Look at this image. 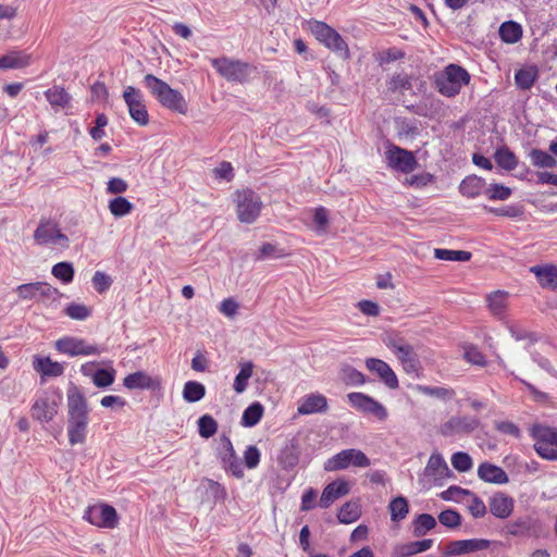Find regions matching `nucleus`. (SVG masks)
I'll return each mask as SVG.
<instances>
[{
    "label": "nucleus",
    "instance_id": "f257e3e1",
    "mask_svg": "<svg viewBox=\"0 0 557 557\" xmlns=\"http://www.w3.org/2000/svg\"><path fill=\"white\" fill-rule=\"evenodd\" d=\"M89 424V408L79 388L72 385L67 389V436L74 446L86 441Z\"/></svg>",
    "mask_w": 557,
    "mask_h": 557
},
{
    "label": "nucleus",
    "instance_id": "f03ea898",
    "mask_svg": "<svg viewBox=\"0 0 557 557\" xmlns=\"http://www.w3.org/2000/svg\"><path fill=\"white\" fill-rule=\"evenodd\" d=\"M144 84L163 108L180 114L187 113L188 103L181 91L152 74L145 75Z\"/></svg>",
    "mask_w": 557,
    "mask_h": 557
},
{
    "label": "nucleus",
    "instance_id": "7ed1b4c3",
    "mask_svg": "<svg viewBox=\"0 0 557 557\" xmlns=\"http://www.w3.org/2000/svg\"><path fill=\"white\" fill-rule=\"evenodd\" d=\"M470 74L465 67L458 64H448L434 74V86L442 96L454 98L463 86L470 83Z\"/></svg>",
    "mask_w": 557,
    "mask_h": 557
},
{
    "label": "nucleus",
    "instance_id": "20e7f679",
    "mask_svg": "<svg viewBox=\"0 0 557 557\" xmlns=\"http://www.w3.org/2000/svg\"><path fill=\"white\" fill-rule=\"evenodd\" d=\"M309 28L314 38L324 47L344 60L350 58L348 45L335 28L331 27L325 22L317 20L309 22Z\"/></svg>",
    "mask_w": 557,
    "mask_h": 557
},
{
    "label": "nucleus",
    "instance_id": "39448f33",
    "mask_svg": "<svg viewBox=\"0 0 557 557\" xmlns=\"http://www.w3.org/2000/svg\"><path fill=\"white\" fill-rule=\"evenodd\" d=\"M210 63L221 77L231 83L245 84L256 71L252 64L228 57L210 59Z\"/></svg>",
    "mask_w": 557,
    "mask_h": 557
},
{
    "label": "nucleus",
    "instance_id": "423d86ee",
    "mask_svg": "<svg viewBox=\"0 0 557 557\" xmlns=\"http://www.w3.org/2000/svg\"><path fill=\"white\" fill-rule=\"evenodd\" d=\"M530 436L534 441V450L542 459L557 460V428L536 423L530 429Z\"/></svg>",
    "mask_w": 557,
    "mask_h": 557
},
{
    "label": "nucleus",
    "instance_id": "0eeeda50",
    "mask_svg": "<svg viewBox=\"0 0 557 557\" xmlns=\"http://www.w3.org/2000/svg\"><path fill=\"white\" fill-rule=\"evenodd\" d=\"M371 465L369 457L360 449L347 448L329 458L324 463L325 471H339L349 467L367 468Z\"/></svg>",
    "mask_w": 557,
    "mask_h": 557
},
{
    "label": "nucleus",
    "instance_id": "6e6552de",
    "mask_svg": "<svg viewBox=\"0 0 557 557\" xmlns=\"http://www.w3.org/2000/svg\"><path fill=\"white\" fill-rule=\"evenodd\" d=\"M236 212L238 220L246 224L253 223L260 215L262 201L252 189H244L236 194Z\"/></svg>",
    "mask_w": 557,
    "mask_h": 557
},
{
    "label": "nucleus",
    "instance_id": "1a4fd4ad",
    "mask_svg": "<svg viewBox=\"0 0 557 557\" xmlns=\"http://www.w3.org/2000/svg\"><path fill=\"white\" fill-rule=\"evenodd\" d=\"M15 292L23 300H36L45 304L55 302L62 297L60 290L47 282L22 284L16 287Z\"/></svg>",
    "mask_w": 557,
    "mask_h": 557
},
{
    "label": "nucleus",
    "instance_id": "9d476101",
    "mask_svg": "<svg viewBox=\"0 0 557 557\" xmlns=\"http://www.w3.org/2000/svg\"><path fill=\"white\" fill-rule=\"evenodd\" d=\"M54 349L69 357L77 356H99L103 349L96 345L90 344L82 337L63 336L54 342Z\"/></svg>",
    "mask_w": 557,
    "mask_h": 557
},
{
    "label": "nucleus",
    "instance_id": "9b49d317",
    "mask_svg": "<svg viewBox=\"0 0 557 557\" xmlns=\"http://www.w3.org/2000/svg\"><path fill=\"white\" fill-rule=\"evenodd\" d=\"M480 426V420L471 416H453L441 424L440 434L444 437L455 438L473 433Z\"/></svg>",
    "mask_w": 557,
    "mask_h": 557
},
{
    "label": "nucleus",
    "instance_id": "f8f14e48",
    "mask_svg": "<svg viewBox=\"0 0 557 557\" xmlns=\"http://www.w3.org/2000/svg\"><path fill=\"white\" fill-rule=\"evenodd\" d=\"M385 159L388 168L400 173L408 174L418 168V161L412 151L393 144L387 147Z\"/></svg>",
    "mask_w": 557,
    "mask_h": 557
},
{
    "label": "nucleus",
    "instance_id": "ddd939ff",
    "mask_svg": "<svg viewBox=\"0 0 557 557\" xmlns=\"http://www.w3.org/2000/svg\"><path fill=\"white\" fill-rule=\"evenodd\" d=\"M83 518L92 525L106 529H114L119 522L115 508L108 504L88 506L84 511Z\"/></svg>",
    "mask_w": 557,
    "mask_h": 557
},
{
    "label": "nucleus",
    "instance_id": "4468645a",
    "mask_svg": "<svg viewBox=\"0 0 557 557\" xmlns=\"http://www.w3.org/2000/svg\"><path fill=\"white\" fill-rule=\"evenodd\" d=\"M123 98L133 121L140 126H146L149 123V114L141 91L133 86H127L124 89Z\"/></svg>",
    "mask_w": 557,
    "mask_h": 557
},
{
    "label": "nucleus",
    "instance_id": "2eb2a0df",
    "mask_svg": "<svg viewBox=\"0 0 557 557\" xmlns=\"http://www.w3.org/2000/svg\"><path fill=\"white\" fill-rule=\"evenodd\" d=\"M60 400V396L45 392L33 404L30 408L32 417L41 423L52 421L58 413Z\"/></svg>",
    "mask_w": 557,
    "mask_h": 557
},
{
    "label": "nucleus",
    "instance_id": "dca6fc26",
    "mask_svg": "<svg viewBox=\"0 0 557 557\" xmlns=\"http://www.w3.org/2000/svg\"><path fill=\"white\" fill-rule=\"evenodd\" d=\"M218 457L226 472H231L237 479L244 478L242 461L234 450L231 438L226 435L221 437Z\"/></svg>",
    "mask_w": 557,
    "mask_h": 557
},
{
    "label": "nucleus",
    "instance_id": "f3484780",
    "mask_svg": "<svg viewBox=\"0 0 557 557\" xmlns=\"http://www.w3.org/2000/svg\"><path fill=\"white\" fill-rule=\"evenodd\" d=\"M347 399L351 407L360 412L372 414L380 421L386 420L388 416L386 408L367 394L352 392L347 395Z\"/></svg>",
    "mask_w": 557,
    "mask_h": 557
},
{
    "label": "nucleus",
    "instance_id": "a211bd4d",
    "mask_svg": "<svg viewBox=\"0 0 557 557\" xmlns=\"http://www.w3.org/2000/svg\"><path fill=\"white\" fill-rule=\"evenodd\" d=\"M492 541L486 539H469L450 541L445 546L443 555L445 557L460 556L490 548Z\"/></svg>",
    "mask_w": 557,
    "mask_h": 557
},
{
    "label": "nucleus",
    "instance_id": "6ab92c4d",
    "mask_svg": "<svg viewBox=\"0 0 557 557\" xmlns=\"http://www.w3.org/2000/svg\"><path fill=\"white\" fill-rule=\"evenodd\" d=\"M34 238L39 245L59 244L62 247H69V237L53 224L40 223L34 233Z\"/></svg>",
    "mask_w": 557,
    "mask_h": 557
},
{
    "label": "nucleus",
    "instance_id": "aec40b11",
    "mask_svg": "<svg viewBox=\"0 0 557 557\" xmlns=\"http://www.w3.org/2000/svg\"><path fill=\"white\" fill-rule=\"evenodd\" d=\"M123 385L127 389L159 391L162 387V381L159 376H151L145 371H136L124 377Z\"/></svg>",
    "mask_w": 557,
    "mask_h": 557
},
{
    "label": "nucleus",
    "instance_id": "412c9836",
    "mask_svg": "<svg viewBox=\"0 0 557 557\" xmlns=\"http://www.w3.org/2000/svg\"><path fill=\"white\" fill-rule=\"evenodd\" d=\"M541 528L536 518L531 516L518 517L506 525V532L512 536H535Z\"/></svg>",
    "mask_w": 557,
    "mask_h": 557
},
{
    "label": "nucleus",
    "instance_id": "4be33fe9",
    "mask_svg": "<svg viewBox=\"0 0 557 557\" xmlns=\"http://www.w3.org/2000/svg\"><path fill=\"white\" fill-rule=\"evenodd\" d=\"M366 366L369 371L376 373L388 388L396 389L399 386L396 373L385 361L377 358H368Z\"/></svg>",
    "mask_w": 557,
    "mask_h": 557
},
{
    "label": "nucleus",
    "instance_id": "5701e85b",
    "mask_svg": "<svg viewBox=\"0 0 557 557\" xmlns=\"http://www.w3.org/2000/svg\"><path fill=\"white\" fill-rule=\"evenodd\" d=\"M350 491L349 484L344 479H337L329 483L322 491L319 506L329 508L335 500L346 496Z\"/></svg>",
    "mask_w": 557,
    "mask_h": 557
},
{
    "label": "nucleus",
    "instance_id": "b1692460",
    "mask_svg": "<svg viewBox=\"0 0 557 557\" xmlns=\"http://www.w3.org/2000/svg\"><path fill=\"white\" fill-rule=\"evenodd\" d=\"M488 508L494 517L507 519L513 511L515 499L503 492H497L490 497Z\"/></svg>",
    "mask_w": 557,
    "mask_h": 557
},
{
    "label": "nucleus",
    "instance_id": "393cba45",
    "mask_svg": "<svg viewBox=\"0 0 557 557\" xmlns=\"http://www.w3.org/2000/svg\"><path fill=\"white\" fill-rule=\"evenodd\" d=\"M329 409L327 398L320 393H311L304 396L297 408V412L301 416L323 413Z\"/></svg>",
    "mask_w": 557,
    "mask_h": 557
},
{
    "label": "nucleus",
    "instance_id": "a878e982",
    "mask_svg": "<svg viewBox=\"0 0 557 557\" xmlns=\"http://www.w3.org/2000/svg\"><path fill=\"white\" fill-rule=\"evenodd\" d=\"M478 476L482 481L493 484L502 485L509 482V476L502 467L487 461L479 466Z\"/></svg>",
    "mask_w": 557,
    "mask_h": 557
},
{
    "label": "nucleus",
    "instance_id": "bb28decb",
    "mask_svg": "<svg viewBox=\"0 0 557 557\" xmlns=\"http://www.w3.org/2000/svg\"><path fill=\"white\" fill-rule=\"evenodd\" d=\"M300 448L296 440L288 441L277 455V462L282 469L293 470L299 462Z\"/></svg>",
    "mask_w": 557,
    "mask_h": 557
},
{
    "label": "nucleus",
    "instance_id": "cd10ccee",
    "mask_svg": "<svg viewBox=\"0 0 557 557\" xmlns=\"http://www.w3.org/2000/svg\"><path fill=\"white\" fill-rule=\"evenodd\" d=\"M434 540L424 539L408 543H401L394 546L393 557H411L413 555L429 550L433 546Z\"/></svg>",
    "mask_w": 557,
    "mask_h": 557
},
{
    "label": "nucleus",
    "instance_id": "c85d7f7f",
    "mask_svg": "<svg viewBox=\"0 0 557 557\" xmlns=\"http://www.w3.org/2000/svg\"><path fill=\"white\" fill-rule=\"evenodd\" d=\"M530 271L535 275L539 284L543 288L557 290V265H534Z\"/></svg>",
    "mask_w": 557,
    "mask_h": 557
},
{
    "label": "nucleus",
    "instance_id": "c756f323",
    "mask_svg": "<svg viewBox=\"0 0 557 557\" xmlns=\"http://www.w3.org/2000/svg\"><path fill=\"white\" fill-rule=\"evenodd\" d=\"M44 95L54 111L67 109L72 101V96L59 85L48 88Z\"/></svg>",
    "mask_w": 557,
    "mask_h": 557
},
{
    "label": "nucleus",
    "instance_id": "7c9ffc66",
    "mask_svg": "<svg viewBox=\"0 0 557 557\" xmlns=\"http://www.w3.org/2000/svg\"><path fill=\"white\" fill-rule=\"evenodd\" d=\"M485 180L476 175L466 176L459 185L460 194L467 198H476L482 194L485 195Z\"/></svg>",
    "mask_w": 557,
    "mask_h": 557
},
{
    "label": "nucleus",
    "instance_id": "2f4dec72",
    "mask_svg": "<svg viewBox=\"0 0 557 557\" xmlns=\"http://www.w3.org/2000/svg\"><path fill=\"white\" fill-rule=\"evenodd\" d=\"M33 367L42 376L57 377L64 373L63 363L52 361L49 357H36Z\"/></svg>",
    "mask_w": 557,
    "mask_h": 557
},
{
    "label": "nucleus",
    "instance_id": "473e14b6",
    "mask_svg": "<svg viewBox=\"0 0 557 557\" xmlns=\"http://www.w3.org/2000/svg\"><path fill=\"white\" fill-rule=\"evenodd\" d=\"M529 158L533 166L553 169L557 166V159L548 151L539 148H533L529 152Z\"/></svg>",
    "mask_w": 557,
    "mask_h": 557
},
{
    "label": "nucleus",
    "instance_id": "72a5a7b5",
    "mask_svg": "<svg viewBox=\"0 0 557 557\" xmlns=\"http://www.w3.org/2000/svg\"><path fill=\"white\" fill-rule=\"evenodd\" d=\"M499 37L506 44H516L522 38V26L515 21H506L499 26Z\"/></svg>",
    "mask_w": 557,
    "mask_h": 557
},
{
    "label": "nucleus",
    "instance_id": "f704fd0d",
    "mask_svg": "<svg viewBox=\"0 0 557 557\" xmlns=\"http://www.w3.org/2000/svg\"><path fill=\"white\" fill-rule=\"evenodd\" d=\"M539 77V71L535 66L522 67L515 74V83L521 90H529Z\"/></svg>",
    "mask_w": 557,
    "mask_h": 557
},
{
    "label": "nucleus",
    "instance_id": "c9c22d12",
    "mask_svg": "<svg viewBox=\"0 0 557 557\" xmlns=\"http://www.w3.org/2000/svg\"><path fill=\"white\" fill-rule=\"evenodd\" d=\"M397 358L407 373H413L418 371L420 362L414 355L413 347L411 345L399 347Z\"/></svg>",
    "mask_w": 557,
    "mask_h": 557
},
{
    "label": "nucleus",
    "instance_id": "e433bc0d",
    "mask_svg": "<svg viewBox=\"0 0 557 557\" xmlns=\"http://www.w3.org/2000/svg\"><path fill=\"white\" fill-rule=\"evenodd\" d=\"M263 413V406L259 401H255L244 410L240 424L245 428H252L260 422Z\"/></svg>",
    "mask_w": 557,
    "mask_h": 557
},
{
    "label": "nucleus",
    "instance_id": "4c0bfd02",
    "mask_svg": "<svg viewBox=\"0 0 557 557\" xmlns=\"http://www.w3.org/2000/svg\"><path fill=\"white\" fill-rule=\"evenodd\" d=\"M494 159L497 165L506 171H512L518 165L516 154L507 146L497 148L494 153Z\"/></svg>",
    "mask_w": 557,
    "mask_h": 557
},
{
    "label": "nucleus",
    "instance_id": "58836bf2",
    "mask_svg": "<svg viewBox=\"0 0 557 557\" xmlns=\"http://www.w3.org/2000/svg\"><path fill=\"white\" fill-rule=\"evenodd\" d=\"M448 471V466L443 456L440 454H432L428 460L426 467L424 468V475L440 478Z\"/></svg>",
    "mask_w": 557,
    "mask_h": 557
},
{
    "label": "nucleus",
    "instance_id": "ea45409f",
    "mask_svg": "<svg viewBox=\"0 0 557 557\" xmlns=\"http://www.w3.org/2000/svg\"><path fill=\"white\" fill-rule=\"evenodd\" d=\"M391 520L393 522H400L409 513V504L406 497L396 496L388 504Z\"/></svg>",
    "mask_w": 557,
    "mask_h": 557
},
{
    "label": "nucleus",
    "instance_id": "a19ab883",
    "mask_svg": "<svg viewBox=\"0 0 557 557\" xmlns=\"http://www.w3.org/2000/svg\"><path fill=\"white\" fill-rule=\"evenodd\" d=\"M29 64V57L18 51H12L0 58V69H22Z\"/></svg>",
    "mask_w": 557,
    "mask_h": 557
},
{
    "label": "nucleus",
    "instance_id": "79ce46f5",
    "mask_svg": "<svg viewBox=\"0 0 557 557\" xmlns=\"http://www.w3.org/2000/svg\"><path fill=\"white\" fill-rule=\"evenodd\" d=\"M412 527L413 535L421 537L436 527V520L430 513H420L413 519Z\"/></svg>",
    "mask_w": 557,
    "mask_h": 557
},
{
    "label": "nucleus",
    "instance_id": "37998d69",
    "mask_svg": "<svg viewBox=\"0 0 557 557\" xmlns=\"http://www.w3.org/2000/svg\"><path fill=\"white\" fill-rule=\"evenodd\" d=\"M239 372L235 376L233 385L234 391L237 394H242L246 391L248 386V381L252 375L253 363L251 361L242 362L239 364Z\"/></svg>",
    "mask_w": 557,
    "mask_h": 557
},
{
    "label": "nucleus",
    "instance_id": "c03bdc74",
    "mask_svg": "<svg viewBox=\"0 0 557 557\" xmlns=\"http://www.w3.org/2000/svg\"><path fill=\"white\" fill-rule=\"evenodd\" d=\"M417 389L425 396L435 397L445 401L451 400L456 395L454 388L444 386L418 385Z\"/></svg>",
    "mask_w": 557,
    "mask_h": 557
},
{
    "label": "nucleus",
    "instance_id": "a18cd8bd",
    "mask_svg": "<svg viewBox=\"0 0 557 557\" xmlns=\"http://www.w3.org/2000/svg\"><path fill=\"white\" fill-rule=\"evenodd\" d=\"M206 395V387L197 381H187L183 388V398L187 403H197Z\"/></svg>",
    "mask_w": 557,
    "mask_h": 557
},
{
    "label": "nucleus",
    "instance_id": "49530a36",
    "mask_svg": "<svg viewBox=\"0 0 557 557\" xmlns=\"http://www.w3.org/2000/svg\"><path fill=\"white\" fill-rule=\"evenodd\" d=\"M360 515L359 504L356 502H347L339 508L337 518L341 523L349 524L357 521Z\"/></svg>",
    "mask_w": 557,
    "mask_h": 557
},
{
    "label": "nucleus",
    "instance_id": "de8ad7c7",
    "mask_svg": "<svg viewBox=\"0 0 557 557\" xmlns=\"http://www.w3.org/2000/svg\"><path fill=\"white\" fill-rule=\"evenodd\" d=\"M507 295L506 292L496 290L487 296L488 308L494 315L500 317L504 314L507 307Z\"/></svg>",
    "mask_w": 557,
    "mask_h": 557
},
{
    "label": "nucleus",
    "instance_id": "09e8293b",
    "mask_svg": "<svg viewBox=\"0 0 557 557\" xmlns=\"http://www.w3.org/2000/svg\"><path fill=\"white\" fill-rule=\"evenodd\" d=\"M134 209V205L125 197L117 196L109 201V210L115 218H122L129 214Z\"/></svg>",
    "mask_w": 557,
    "mask_h": 557
},
{
    "label": "nucleus",
    "instance_id": "8fccbe9b",
    "mask_svg": "<svg viewBox=\"0 0 557 557\" xmlns=\"http://www.w3.org/2000/svg\"><path fill=\"white\" fill-rule=\"evenodd\" d=\"M52 275L60 280L63 284H70L74 280V267L71 262L62 261L52 267Z\"/></svg>",
    "mask_w": 557,
    "mask_h": 557
},
{
    "label": "nucleus",
    "instance_id": "3c124183",
    "mask_svg": "<svg viewBox=\"0 0 557 557\" xmlns=\"http://www.w3.org/2000/svg\"><path fill=\"white\" fill-rule=\"evenodd\" d=\"M411 87V77L406 73H395L387 82V89L391 92H405Z\"/></svg>",
    "mask_w": 557,
    "mask_h": 557
},
{
    "label": "nucleus",
    "instance_id": "603ef678",
    "mask_svg": "<svg viewBox=\"0 0 557 557\" xmlns=\"http://www.w3.org/2000/svg\"><path fill=\"white\" fill-rule=\"evenodd\" d=\"M435 258L445 261H469L472 257L471 252L466 250H450L444 248H436L434 250Z\"/></svg>",
    "mask_w": 557,
    "mask_h": 557
},
{
    "label": "nucleus",
    "instance_id": "864d4df0",
    "mask_svg": "<svg viewBox=\"0 0 557 557\" xmlns=\"http://www.w3.org/2000/svg\"><path fill=\"white\" fill-rule=\"evenodd\" d=\"M483 210L497 216H506L512 219L519 218L523 214V207L521 205H508L500 208L483 206Z\"/></svg>",
    "mask_w": 557,
    "mask_h": 557
},
{
    "label": "nucleus",
    "instance_id": "5fc2aeb1",
    "mask_svg": "<svg viewBox=\"0 0 557 557\" xmlns=\"http://www.w3.org/2000/svg\"><path fill=\"white\" fill-rule=\"evenodd\" d=\"M115 373L113 368L98 369L95 371V374H92V383L99 388H107L114 383Z\"/></svg>",
    "mask_w": 557,
    "mask_h": 557
},
{
    "label": "nucleus",
    "instance_id": "6e6d98bb",
    "mask_svg": "<svg viewBox=\"0 0 557 557\" xmlns=\"http://www.w3.org/2000/svg\"><path fill=\"white\" fill-rule=\"evenodd\" d=\"M197 423L199 435L203 438H210L218 431V422L210 414L201 416Z\"/></svg>",
    "mask_w": 557,
    "mask_h": 557
},
{
    "label": "nucleus",
    "instance_id": "4d7b16f0",
    "mask_svg": "<svg viewBox=\"0 0 557 557\" xmlns=\"http://www.w3.org/2000/svg\"><path fill=\"white\" fill-rule=\"evenodd\" d=\"M511 194L509 187L498 183L490 184L485 189V196L490 200H507Z\"/></svg>",
    "mask_w": 557,
    "mask_h": 557
},
{
    "label": "nucleus",
    "instance_id": "13d9d810",
    "mask_svg": "<svg viewBox=\"0 0 557 557\" xmlns=\"http://www.w3.org/2000/svg\"><path fill=\"white\" fill-rule=\"evenodd\" d=\"M67 317L73 320L84 321L90 317L91 310L83 304L71 302L64 309Z\"/></svg>",
    "mask_w": 557,
    "mask_h": 557
},
{
    "label": "nucleus",
    "instance_id": "bf43d9fd",
    "mask_svg": "<svg viewBox=\"0 0 557 557\" xmlns=\"http://www.w3.org/2000/svg\"><path fill=\"white\" fill-rule=\"evenodd\" d=\"M342 380L347 385L359 386L366 383L364 375L357 369L346 366L342 369Z\"/></svg>",
    "mask_w": 557,
    "mask_h": 557
},
{
    "label": "nucleus",
    "instance_id": "052dcab7",
    "mask_svg": "<svg viewBox=\"0 0 557 557\" xmlns=\"http://www.w3.org/2000/svg\"><path fill=\"white\" fill-rule=\"evenodd\" d=\"M461 519V515L455 509H445L438 515L440 523L449 529L458 528Z\"/></svg>",
    "mask_w": 557,
    "mask_h": 557
},
{
    "label": "nucleus",
    "instance_id": "680f3d73",
    "mask_svg": "<svg viewBox=\"0 0 557 557\" xmlns=\"http://www.w3.org/2000/svg\"><path fill=\"white\" fill-rule=\"evenodd\" d=\"M463 357L469 363L474 366L485 367L487 363L485 356L475 345H468L465 348Z\"/></svg>",
    "mask_w": 557,
    "mask_h": 557
},
{
    "label": "nucleus",
    "instance_id": "e2e57ef3",
    "mask_svg": "<svg viewBox=\"0 0 557 557\" xmlns=\"http://www.w3.org/2000/svg\"><path fill=\"white\" fill-rule=\"evenodd\" d=\"M450 460L453 467L459 472H467L473 466L470 455L463 451H457L453 454Z\"/></svg>",
    "mask_w": 557,
    "mask_h": 557
},
{
    "label": "nucleus",
    "instance_id": "0e129e2a",
    "mask_svg": "<svg viewBox=\"0 0 557 557\" xmlns=\"http://www.w3.org/2000/svg\"><path fill=\"white\" fill-rule=\"evenodd\" d=\"M261 453L256 445H249L244 451V462L248 469H255L259 466Z\"/></svg>",
    "mask_w": 557,
    "mask_h": 557
},
{
    "label": "nucleus",
    "instance_id": "69168bd1",
    "mask_svg": "<svg viewBox=\"0 0 557 557\" xmlns=\"http://www.w3.org/2000/svg\"><path fill=\"white\" fill-rule=\"evenodd\" d=\"M91 282L95 289L100 294L107 292L112 285V278L110 275L101 271L95 272Z\"/></svg>",
    "mask_w": 557,
    "mask_h": 557
},
{
    "label": "nucleus",
    "instance_id": "338daca9",
    "mask_svg": "<svg viewBox=\"0 0 557 557\" xmlns=\"http://www.w3.org/2000/svg\"><path fill=\"white\" fill-rule=\"evenodd\" d=\"M468 496L471 497V503L468 505V509H469L470 513L474 518L484 517L487 512L484 502L479 496H476L474 493H472V495H468Z\"/></svg>",
    "mask_w": 557,
    "mask_h": 557
},
{
    "label": "nucleus",
    "instance_id": "774afa93",
    "mask_svg": "<svg viewBox=\"0 0 557 557\" xmlns=\"http://www.w3.org/2000/svg\"><path fill=\"white\" fill-rule=\"evenodd\" d=\"M532 360L544 371H546L549 375L557 377V371L552 366L550 361L544 357L541 352L534 350L531 352Z\"/></svg>",
    "mask_w": 557,
    "mask_h": 557
}]
</instances>
